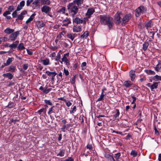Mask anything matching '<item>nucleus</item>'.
Wrapping results in <instances>:
<instances>
[{"label": "nucleus", "mask_w": 161, "mask_h": 161, "mask_svg": "<svg viewBox=\"0 0 161 161\" xmlns=\"http://www.w3.org/2000/svg\"><path fill=\"white\" fill-rule=\"evenodd\" d=\"M113 18L105 14L100 15V22L103 25H107L109 28L110 29L113 24Z\"/></svg>", "instance_id": "1"}, {"label": "nucleus", "mask_w": 161, "mask_h": 161, "mask_svg": "<svg viewBox=\"0 0 161 161\" xmlns=\"http://www.w3.org/2000/svg\"><path fill=\"white\" fill-rule=\"evenodd\" d=\"M70 15L74 17L78 12V8L74 3H69L67 6Z\"/></svg>", "instance_id": "2"}, {"label": "nucleus", "mask_w": 161, "mask_h": 161, "mask_svg": "<svg viewBox=\"0 0 161 161\" xmlns=\"http://www.w3.org/2000/svg\"><path fill=\"white\" fill-rule=\"evenodd\" d=\"M147 9L145 7L143 6H141L136 10L135 15L136 17H138L141 14L146 13L147 12Z\"/></svg>", "instance_id": "3"}, {"label": "nucleus", "mask_w": 161, "mask_h": 161, "mask_svg": "<svg viewBox=\"0 0 161 161\" xmlns=\"http://www.w3.org/2000/svg\"><path fill=\"white\" fill-rule=\"evenodd\" d=\"M69 55V53L64 54L63 55V58H61L62 61H61V64L63 62H64L68 68H69V66L70 65V61L68 59Z\"/></svg>", "instance_id": "4"}, {"label": "nucleus", "mask_w": 161, "mask_h": 161, "mask_svg": "<svg viewBox=\"0 0 161 161\" xmlns=\"http://www.w3.org/2000/svg\"><path fill=\"white\" fill-rule=\"evenodd\" d=\"M19 34V31H16L13 32L9 36L8 40L11 41H15L16 38Z\"/></svg>", "instance_id": "5"}, {"label": "nucleus", "mask_w": 161, "mask_h": 161, "mask_svg": "<svg viewBox=\"0 0 161 161\" xmlns=\"http://www.w3.org/2000/svg\"><path fill=\"white\" fill-rule=\"evenodd\" d=\"M131 18L130 14H126L125 15L121 20V23L122 25H125L126 24Z\"/></svg>", "instance_id": "6"}, {"label": "nucleus", "mask_w": 161, "mask_h": 161, "mask_svg": "<svg viewBox=\"0 0 161 161\" xmlns=\"http://www.w3.org/2000/svg\"><path fill=\"white\" fill-rule=\"evenodd\" d=\"M122 15L121 12L120 11H118L115 14L114 16V19L116 21V23L119 24L120 23H121L120 18L121 16Z\"/></svg>", "instance_id": "7"}, {"label": "nucleus", "mask_w": 161, "mask_h": 161, "mask_svg": "<svg viewBox=\"0 0 161 161\" xmlns=\"http://www.w3.org/2000/svg\"><path fill=\"white\" fill-rule=\"evenodd\" d=\"M61 18L62 19H61V21H62V23H61V25H62L63 26H65L67 27L68 24L70 23V21L67 17H66L65 19L63 17H61Z\"/></svg>", "instance_id": "8"}, {"label": "nucleus", "mask_w": 161, "mask_h": 161, "mask_svg": "<svg viewBox=\"0 0 161 161\" xmlns=\"http://www.w3.org/2000/svg\"><path fill=\"white\" fill-rule=\"evenodd\" d=\"M95 12L94 9L92 8H88L87 9V13L86 14V15L87 16V18H89L91 17V16Z\"/></svg>", "instance_id": "9"}, {"label": "nucleus", "mask_w": 161, "mask_h": 161, "mask_svg": "<svg viewBox=\"0 0 161 161\" xmlns=\"http://www.w3.org/2000/svg\"><path fill=\"white\" fill-rule=\"evenodd\" d=\"M129 75L130 78L131 80L133 81L136 77L135 71L134 70H131L129 72Z\"/></svg>", "instance_id": "10"}, {"label": "nucleus", "mask_w": 161, "mask_h": 161, "mask_svg": "<svg viewBox=\"0 0 161 161\" xmlns=\"http://www.w3.org/2000/svg\"><path fill=\"white\" fill-rule=\"evenodd\" d=\"M45 73L47 74V75L50 77L52 78V80H53L54 77L57 74L55 72H50L48 71H46Z\"/></svg>", "instance_id": "11"}, {"label": "nucleus", "mask_w": 161, "mask_h": 161, "mask_svg": "<svg viewBox=\"0 0 161 161\" xmlns=\"http://www.w3.org/2000/svg\"><path fill=\"white\" fill-rule=\"evenodd\" d=\"M27 13V11L26 10H24L20 14L18 15L17 16V19H16V20H17V19L21 20H22L24 17V15L26 14Z\"/></svg>", "instance_id": "12"}, {"label": "nucleus", "mask_w": 161, "mask_h": 161, "mask_svg": "<svg viewBox=\"0 0 161 161\" xmlns=\"http://www.w3.org/2000/svg\"><path fill=\"white\" fill-rule=\"evenodd\" d=\"M145 26L147 29L151 27L153 25V23L151 20L146 21L144 23Z\"/></svg>", "instance_id": "13"}, {"label": "nucleus", "mask_w": 161, "mask_h": 161, "mask_svg": "<svg viewBox=\"0 0 161 161\" xmlns=\"http://www.w3.org/2000/svg\"><path fill=\"white\" fill-rule=\"evenodd\" d=\"M84 21V23H85L86 22L84 21L83 19H81L79 17H76L73 20V22L75 23L78 24L82 23Z\"/></svg>", "instance_id": "14"}, {"label": "nucleus", "mask_w": 161, "mask_h": 161, "mask_svg": "<svg viewBox=\"0 0 161 161\" xmlns=\"http://www.w3.org/2000/svg\"><path fill=\"white\" fill-rule=\"evenodd\" d=\"M73 31L74 32H78L81 31V27L80 25L77 26L74 25L73 28Z\"/></svg>", "instance_id": "15"}, {"label": "nucleus", "mask_w": 161, "mask_h": 161, "mask_svg": "<svg viewBox=\"0 0 161 161\" xmlns=\"http://www.w3.org/2000/svg\"><path fill=\"white\" fill-rule=\"evenodd\" d=\"M51 8L48 6L44 5L41 8V11L42 12L47 13L50 11Z\"/></svg>", "instance_id": "16"}, {"label": "nucleus", "mask_w": 161, "mask_h": 161, "mask_svg": "<svg viewBox=\"0 0 161 161\" xmlns=\"http://www.w3.org/2000/svg\"><path fill=\"white\" fill-rule=\"evenodd\" d=\"M132 84V83L129 80L125 81L123 83V85L125 87L127 88L130 87Z\"/></svg>", "instance_id": "17"}, {"label": "nucleus", "mask_w": 161, "mask_h": 161, "mask_svg": "<svg viewBox=\"0 0 161 161\" xmlns=\"http://www.w3.org/2000/svg\"><path fill=\"white\" fill-rule=\"evenodd\" d=\"M114 114L113 115V117L115 119H118L119 115L120 113L119 110L118 109H116L113 112Z\"/></svg>", "instance_id": "18"}, {"label": "nucleus", "mask_w": 161, "mask_h": 161, "mask_svg": "<svg viewBox=\"0 0 161 161\" xmlns=\"http://www.w3.org/2000/svg\"><path fill=\"white\" fill-rule=\"evenodd\" d=\"M104 157L108 161H115L114 158L113 157L109 154H106L105 155Z\"/></svg>", "instance_id": "19"}, {"label": "nucleus", "mask_w": 161, "mask_h": 161, "mask_svg": "<svg viewBox=\"0 0 161 161\" xmlns=\"http://www.w3.org/2000/svg\"><path fill=\"white\" fill-rule=\"evenodd\" d=\"M84 0H75L73 1L75 5L76 4L77 7L81 6V4L83 3Z\"/></svg>", "instance_id": "20"}, {"label": "nucleus", "mask_w": 161, "mask_h": 161, "mask_svg": "<svg viewBox=\"0 0 161 161\" xmlns=\"http://www.w3.org/2000/svg\"><path fill=\"white\" fill-rule=\"evenodd\" d=\"M38 28H41L45 25V24L42 21H38L36 23Z\"/></svg>", "instance_id": "21"}, {"label": "nucleus", "mask_w": 161, "mask_h": 161, "mask_svg": "<svg viewBox=\"0 0 161 161\" xmlns=\"http://www.w3.org/2000/svg\"><path fill=\"white\" fill-rule=\"evenodd\" d=\"M14 31V30L8 28L4 30V31L5 33L9 34L13 33Z\"/></svg>", "instance_id": "22"}, {"label": "nucleus", "mask_w": 161, "mask_h": 161, "mask_svg": "<svg viewBox=\"0 0 161 161\" xmlns=\"http://www.w3.org/2000/svg\"><path fill=\"white\" fill-rule=\"evenodd\" d=\"M3 75L4 77H8L9 79H11L13 77V75L10 73L4 74Z\"/></svg>", "instance_id": "23"}, {"label": "nucleus", "mask_w": 161, "mask_h": 161, "mask_svg": "<svg viewBox=\"0 0 161 161\" xmlns=\"http://www.w3.org/2000/svg\"><path fill=\"white\" fill-rule=\"evenodd\" d=\"M159 82H155L152 86H150V88L152 91L155 89L157 88L158 87V84Z\"/></svg>", "instance_id": "24"}, {"label": "nucleus", "mask_w": 161, "mask_h": 161, "mask_svg": "<svg viewBox=\"0 0 161 161\" xmlns=\"http://www.w3.org/2000/svg\"><path fill=\"white\" fill-rule=\"evenodd\" d=\"M25 48V47H24V44L23 43H20L17 47V49L18 50H22Z\"/></svg>", "instance_id": "25"}, {"label": "nucleus", "mask_w": 161, "mask_h": 161, "mask_svg": "<svg viewBox=\"0 0 161 161\" xmlns=\"http://www.w3.org/2000/svg\"><path fill=\"white\" fill-rule=\"evenodd\" d=\"M13 58H8L7 60L6 63H4V66H8L11 63L12 61V59Z\"/></svg>", "instance_id": "26"}, {"label": "nucleus", "mask_w": 161, "mask_h": 161, "mask_svg": "<svg viewBox=\"0 0 161 161\" xmlns=\"http://www.w3.org/2000/svg\"><path fill=\"white\" fill-rule=\"evenodd\" d=\"M89 34V33L88 31H86L84 32L83 34L82 35L80 36V38H86L88 36Z\"/></svg>", "instance_id": "27"}, {"label": "nucleus", "mask_w": 161, "mask_h": 161, "mask_svg": "<svg viewBox=\"0 0 161 161\" xmlns=\"http://www.w3.org/2000/svg\"><path fill=\"white\" fill-rule=\"evenodd\" d=\"M149 45V43L148 42H144L143 44V49L144 50H146Z\"/></svg>", "instance_id": "28"}, {"label": "nucleus", "mask_w": 161, "mask_h": 161, "mask_svg": "<svg viewBox=\"0 0 161 161\" xmlns=\"http://www.w3.org/2000/svg\"><path fill=\"white\" fill-rule=\"evenodd\" d=\"M153 79L155 81L161 80V76L156 75L153 77Z\"/></svg>", "instance_id": "29"}, {"label": "nucleus", "mask_w": 161, "mask_h": 161, "mask_svg": "<svg viewBox=\"0 0 161 161\" xmlns=\"http://www.w3.org/2000/svg\"><path fill=\"white\" fill-rule=\"evenodd\" d=\"M75 35V34L72 35L71 33L67 34V36L69 38H70L73 41L74 39Z\"/></svg>", "instance_id": "30"}, {"label": "nucleus", "mask_w": 161, "mask_h": 161, "mask_svg": "<svg viewBox=\"0 0 161 161\" xmlns=\"http://www.w3.org/2000/svg\"><path fill=\"white\" fill-rule=\"evenodd\" d=\"M42 62L44 65H47L49 64V60L47 58L46 59L42 60Z\"/></svg>", "instance_id": "31"}, {"label": "nucleus", "mask_w": 161, "mask_h": 161, "mask_svg": "<svg viewBox=\"0 0 161 161\" xmlns=\"http://www.w3.org/2000/svg\"><path fill=\"white\" fill-rule=\"evenodd\" d=\"M14 103L13 102H9L8 103V105L6 106V107L8 108H10L14 107Z\"/></svg>", "instance_id": "32"}, {"label": "nucleus", "mask_w": 161, "mask_h": 161, "mask_svg": "<svg viewBox=\"0 0 161 161\" xmlns=\"http://www.w3.org/2000/svg\"><path fill=\"white\" fill-rule=\"evenodd\" d=\"M17 46V44L13 43L12 44L10 45L9 46V47L10 48L12 49L15 48Z\"/></svg>", "instance_id": "33"}, {"label": "nucleus", "mask_w": 161, "mask_h": 161, "mask_svg": "<svg viewBox=\"0 0 161 161\" xmlns=\"http://www.w3.org/2000/svg\"><path fill=\"white\" fill-rule=\"evenodd\" d=\"M46 112V109L44 108H42L37 111V113H38L39 114H42V112L43 113H45Z\"/></svg>", "instance_id": "34"}, {"label": "nucleus", "mask_w": 161, "mask_h": 161, "mask_svg": "<svg viewBox=\"0 0 161 161\" xmlns=\"http://www.w3.org/2000/svg\"><path fill=\"white\" fill-rule=\"evenodd\" d=\"M121 156V153H117L114 154V158L116 160H118L119 159V157Z\"/></svg>", "instance_id": "35"}, {"label": "nucleus", "mask_w": 161, "mask_h": 161, "mask_svg": "<svg viewBox=\"0 0 161 161\" xmlns=\"http://www.w3.org/2000/svg\"><path fill=\"white\" fill-rule=\"evenodd\" d=\"M41 2L42 4H49L50 2L49 0H41Z\"/></svg>", "instance_id": "36"}, {"label": "nucleus", "mask_w": 161, "mask_h": 161, "mask_svg": "<svg viewBox=\"0 0 161 161\" xmlns=\"http://www.w3.org/2000/svg\"><path fill=\"white\" fill-rule=\"evenodd\" d=\"M72 109V110H70L69 111V113L70 114H73L76 111V107L75 106H74L73 108H71Z\"/></svg>", "instance_id": "37"}, {"label": "nucleus", "mask_w": 161, "mask_h": 161, "mask_svg": "<svg viewBox=\"0 0 161 161\" xmlns=\"http://www.w3.org/2000/svg\"><path fill=\"white\" fill-rule=\"evenodd\" d=\"M76 75H74L73 77H72L71 79H70V82L71 84H74L75 82V78H76Z\"/></svg>", "instance_id": "38"}, {"label": "nucleus", "mask_w": 161, "mask_h": 161, "mask_svg": "<svg viewBox=\"0 0 161 161\" xmlns=\"http://www.w3.org/2000/svg\"><path fill=\"white\" fill-rule=\"evenodd\" d=\"M8 10L10 12L14 10V7L13 6H10L8 8Z\"/></svg>", "instance_id": "39"}, {"label": "nucleus", "mask_w": 161, "mask_h": 161, "mask_svg": "<svg viewBox=\"0 0 161 161\" xmlns=\"http://www.w3.org/2000/svg\"><path fill=\"white\" fill-rule=\"evenodd\" d=\"M60 50L59 51L58 53V54L57 56L56 57V58H55V59L56 61H60Z\"/></svg>", "instance_id": "40"}, {"label": "nucleus", "mask_w": 161, "mask_h": 161, "mask_svg": "<svg viewBox=\"0 0 161 161\" xmlns=\"http://www.w3.org/2000/svg\"><path fill=\"white\" fill-rule=\"evenodd\" d=\"M65 9L64 7H63L62 8H61V12L63 13V14L62 16V17H63L64 16H66L67 15H65L64 14L65 12Z\"/></svg>", "instance_id": "41"}, {"label": "nucleus", "mask_w": 161, "mask_h": 161, "mask_svg": "<svg viewBox=\"0 0 161 161\" xmlns=\"http://www.w3.org/2000/svg\"><path fill=\"white\" fill-rule=\"evenodd\" d=\"M130 155L133 156L134 157H135L137 155V153L135 151L133 150L131 152Z\"/></svg>", "instance_id": "42"}, {"label": "nucleus", "mask_w": 161, "mask_h": 161, "mask_svg": "<svg viewBox=\"0 0 161 161\" xmlns=\"http://www.w3.org/2000/svg\"><path fill=\"white\" fill-rule=\"evenodd\" d=\"M104 96V95L101 94L100 96L98 98L97 101H102L103 99V97Z\"/></svg>", "instance_id": "43"}, {"label": "nucleus", "mask_w": 161, "mask_h": 161, "mask_svg": "<svg viewBox=\"0 0 161 161\" xmlns=\"http://www.w3.org/2000/svg\"><path fill=\"white\" fill-rule=\"evenodd\" d=\"M10 14L11 12L8 10L7 11H6L5 12H4L3 15L4 16L6 17L7 15Z\"/></svg>", "instance_id": "44"}, {"label": "nucleus", "mask_w": 161, "mask_h": 161, "mask_svg": "<svg viewBox=\"0 0 161 161\" xmlns=\"http://www.w3.org/2000/svg\"><path fill=\"white\" fill-rule=\"evenodd\" d=\"M0 39L1 40V42H4V41H6L8 40V38L7 37H0Z\"/></svg>", "instance_id": "45"}, {"label": "nucleus", "mask_w": 161, "mask_h": 161, "mask_svg": "<svg viewBox=\"0 0 161 161\" xmlns=\"http://www.w3.org/2000/svg\"><path fill=\"white\" fill-rule=\"evenodd\" d=\"M15 68L13 66H10L9 68L8 69L9 71H12V72L14 71V70Z\"/></svg>", "instance_id": "46"}, {"label": "nucleus", "mask_w": 161, "mask_h": 161, "mask_svg": "<svg viewBox=\"0 0 161 161\" xmlns=\"http://www.w3.org/2000/svg\"><path fill=\"white\" fill-rule=\"evenodd\" d=\"M17 11L16 10H15L12 14V17L13 18H15L17 16Z\"/></svg>", "instance_id": "47"}, {"label": "nucleus", "mask_w": 161, "mask_h": 161, "mask_svg": "<svg viewBox=\"0 0 161 161\" xmlns=\"http://www.w3.org/2000/svg\"><path fill=\"white\" fill-rule=\"evenodd\" d=\"M62 123L64 124L63 127L62 128V129H64V128H65L66 127V125H65V124L67 122H66V120L65 119H64V120H62Z\"/></svg>", "instance_id": "48"}, {"label": "nucleus", "mask_w": 161, "mask_h": 161, "mask_svg": "<svg viewBox=\"0 0 161 161\" xmlns=\"http://www.w3.org/2000/svg\"><path fill=\"white\" fill-rule=\"evenodd\" d=\"M131 97L133 99V101L132 102H131V104H135V102L136 101V98L134 96H131Z\"/></svg>", "instance_id": "49"}, {"label": "nucleus", "mask_w": 161, "mask_h": 161, "mask_svg": "<svg viewBox=\"0 0 161 161\" xmlns=\"http://www.w3.org/2000/svg\"><path fill=\"white\" fill-rule=\"evenodd\" d=\"M25 4V2L24 1H22L19 4V6H20L21 7H23Z\"/></svg>", "instance_id": "50"}, {"label": "nucleus", "mask_w": 161, "mask_h": 161, "mask_svg": "<svg viewBox=\"0 0 161 161\" xmlns=\"http://www.w3.org/2000/svg\"><path fill=\"white\" fill-rule=\"evenodd\" d=\"M51 89L49 88L47 89H46V88H45L44 90L43 91V92L47 94L51 90Z\"/></svg>", "instance_id": "51"}, {"label": "nucleus", "mask_w": 161, "mask_h": 161, "mask_svg": "<svg viewBox=\"0 0 161 161\" xmlns=\"http://www.w3.org/2000/svg\"><path fill=\"white\" fill-rule=\"evenodd\" d=\"M147 73L149 74L152 75H154L155 74V72L152 70H148L147 72Z\"/></svg>", "instance_id": "52"}, {"label": "nucleus", "mask_w": 161, "mask_h": 161, "mask_svg": "<svg viewBox=\"0 0 161 161\" xmlns=\"http://www.w3.org/2000/svg\"><path fill=\"white\" fill-rule=\"evenodd\" d=\"M86 62H83L82 63L81 67H82V69H85V67L86 66Z\"/></svg>", "instance_id": "53"}, {"label": "nucleus", "mask_w": 161, "mask_h": 161, "mask_svg": "<svg viewBox=\"0 0 161 161\" xmlns=\"http://www.w3.org/2000/svg\"><path fill=\"white\" fill-rule=\"evenodd\" d=\"M33 19V17H30L26 21V23H28L32 21Z\"/></svg>", "instance_id": "54"}, {"label": "nucleus", "mask_w": 161, "mask_h": 161, "mask_svg": "<svg viewBox=\"0 0 161 161\" xmlns=\"http://www.w3.org/2000/svg\"><path fill=\"white\" fill-rule=\"evenodd\" d=\"M64 73L66 75H68L69 74V72L67 69H66L65 68L64 69Z\"/></svg>", "instance_id": "55"}, {"label": "nucleus", "mask_w": 161, "mask_h": 161, "mask_svg": "<svg viewBox=\"0 0 161 161\" xmlns=\"http://www.w3.org/2000/svg\"><path fill=\"white\" fill-rule=\"evenodd\" d=\"M86 147L87 149L90 150H92V145L88 144L86 146Z\"/></svg>", "instance_id": "56"}, {"label": "nucleus", "mask_w": 161, "mask_h": 161, "mask_svg": "<svg viewBox=\"0 0 161 161\" xmlns=\"http://www.w3.org/2000/svg\"><path fill=\"white\" fill-rule=\"evenodd\" d=\"M77 64L76 63H74V64H73V67H72L73 69L74 70L76 69L77 68Z\"/></svg>", "instance_id": "57"}, {"label": "nucleus", "mask_w": 161, "mask_h": 161, "mask_svg": "<svg viewBox=\"0 0 161 161\" xmlns=\"http://www.w3.org/2000/svg\"><path fill=\"white\" fill-rule=\"evenodd\" d=\"M65 103H66L67 106L68 107H69L72 104L71 103L68 101H66Z\"/></svg>", "instance_id": "58"}, {"label": "nucleus", "mask_w": 161, "mask_h": 161, "mask_svg": "<svg viewBox=\"0 0 161 161\" xmlns=\"http://www.w3.org/2000/svg\"><path fill=\"white\" fill-rule=\"evenodd\" d=\"M28 67V64H25L23 65V68L25 70L27 69Z\"/></svg>", "instance_id": "59"}, {"label": "nucleus", "mask_w": 161, "mask_h": 161, "mask_svg": "<svg viewBox=\"0 0 161 161\" xmlns=\"http://www.w3.org/2000/svg\"><path fill=\"white\" fill-rule=\"evenodd\" d=\"M45 103L47 104H48L50 105H51L52 104V103L51 101L50 100H45Z\"/></svg>", "instance_id": "60"}, {"label": "nucleus", "mask_w": 161, "mask_h": 161, "mask_svg": "<svg viewBox=\"0 0 161 161\" xmlns=\"http://www.w3.org/2000/svg\"><path fill=\"white\" fill-rule=\"evenodd\" d=\"M159 64H158L156 65V67L154 68L155 70L157 71H158L160 70V68L158 67Z\"/></svg>", "instance_id": "61"}, {"label": "nucleus", "mask_w": 161, "mask_h": 161, "mask_svg": "<svg viewBox=\"0 0 161 161\" xmlns=\"http://www.w3.org/2000/svg\"><path fill=\"white\" fill-rule=\"evenodd\" d=\"M62 44L63 45L64 47H67L69 46L68 44L67 43L64 42H62Z\"/></svg>", "instance_id": "62"}, {"label": "nucleus", "mask_w": 161, "mask_h": 161, "mask_svg": "<svg viewBox=\"0 0 161 161\" xmlns=\"http://www.w3.org/2000/svg\"><path fill=\"white\" fill-rule=\"evenodd\" d=\"M27 53L29 55H32L33 54V52L31 51H30L28 49L26 50Z\"/></svg>", "instance_id": "63"}, {"label": "nucleus", "mask_w": 161, "mask_h": 161, "mask_svg": "<svg viewBox=\"0 0 161 161\" xmlns=\"http://www.w3.org/2000/svg\"><path fill=\"white\" fill-rule=\"evenodd\" d=\"M74 161V160L71 158H68L66 159L64 161Z\"/></svg>", "instance_id": "64"}]
</instances>
